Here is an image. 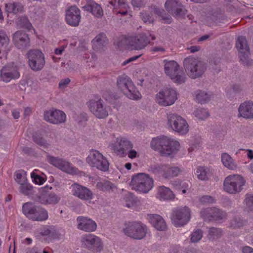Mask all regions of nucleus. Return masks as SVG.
<instances>
[{"label": "nucleus", "instance_id": "obj_35", "mask_svg": "<svg viewBox=\"0 0 253 253\" xmlns=\"http://www.w3.org/2000/svg\"><path fill=\"white\" fill-rule=\"evenodd\" d=\"M99 159H102V155L99 151L92 150L86 158V162L91 167L95 168Z\"/></svg>", "mask_w": 253, "mask_h": 253}, {"label": "nucleus", "instance_id": "obj_41", "mask_svg": "<svg viewBox=\"0 0 253 253\" xmlns=\"http://www.w3.org/2000/svg\"><path fill=\"white\" fill-rule=\"evenodd\" d=\"M124 199L126 202V207L130 208L137 202V198L133 194L130 192H127L124 196Z\"/></svg>", "mask_w": 253, "mask_h": 253}, {"label": "nucleus", "instance_id": "obj_10", "mask_svg": "<svg viewBox=\"0 0 253 253\" xmlns=\"http://www.w3.org/2000/svg\"><path fill=\"white\" fill-rule=\"evenodd\" d=\"M124 231L127 236L135 239L140 240L146 236L147 227L141 222H128L126 228L124 229Z\"/></svg>", "mask_w": 253, "mask_h": 253}, {"label": "nucleus", "instance_id": "obj_53", "mask_svg": "<svg viewBox=\"0 0 253 253\" xmlns=\"http://www.w3.org/2000/svg\"><path fill=\"white\" fill-rule=\"evenodd\" d=\"M140 16L142 21L145 23H153L154 22L155 19L153 17L152 14L142 12L141 13Z\"/></svg>", "mask_w": 253, "mask_h": 253}, {"label": "nucleus", "instance_id": "obj_58", "mask_svg": "<svg viewBox=\"0 0 253 253\" xmlns=\"http://www.w3.org/2000/svg\"><path fill=\"white\" fill-rule=\"evenodd\" d=\"M245 202L246 203V205L249 207H253V194H248L246 195V198L245 199Z\"/></svg>", "mask_w": 253, "mask_h": 253}, {"label": "nucleus", "instance_id": "obj_32", "mask_svg": "<svg viewBox=\"0 0 253 253\" xmlns=\"http://www.w3.org/2000/svg\"><path fill=\"white\" fill-rule=\"evenodd\" d=\"M157 197L161 200H169L173 199L174 195L169 188L161 186L158 188Z\"/></svg>", "mask_w": 253, "mask_h": 253}, {"label": "nucleus", "instance_id": "obj_2", "mask_svg": "<svg viewBox=\"0 0 253 253\" xmlns=\"http://www.w3.org/2000/svg\"><path fill=\"white\" fill-rule=\"evenodd\" d=\"M129 185L136 191L147 193L153 187V180L147 174L138 173L132 176Z\"/></svg>", "mask_w": 253, "mask_h": 253}, {"label": "nucleus", "instance_id": "obj_63", "mask_svg": "<svg viewBox=\"0 0 253 253\" xmlns=\"http://www.w3.org/2000/svg\"><path fill=\"white\" fill-rule=\"evenodd\" d=\"M233 89L235 90V93L237 95H240L242 91V88L239 84H234L232 86Z\"/></svg>", "mask_w": 253, "mask_h": 253}, {"label": "nucleus", "instance_id": "obj_18", "mask_svg": "<svg viewBox=\"0 0 253 253\" xmlns=\"http://www.w3.org/2000/svg\"><path fill=\"white\" fill-rule=\"evenodd\" d=\"M82 241L83 245L94 252H100L103 249V245L101 239L94 235H85L83 237Z\"/></svg>", "mask_w": 253, "mask_h": 253}, {"label": "nucleus", "instance_id": "obj_31", "mask_svg": "<svg viewBox=\"0 0 253 253\" xmlns=\"http://www.w3.org/2000/svg\"><path fill=\"white\" fill-rule=\"evenodd\" d=\"M40 234L42 236L47 237L51 241L60 238V234L50 226H44L41 228Z\"/></svg>", "mask_w": 253, "mask_h": 253}, {"label": "nucleus", "instance_id": "obj_62", "mask_svg": "<svg viewBox=\"0 0 253 253\" xmlns=\"http://www.w3.org/2000/svg\"><path fill=\"white\" fill-rule=\"evenodd\" d=\"M70 79L69 78H66L61 80L59 83V87L60 88H65L70 82Z\"/></svg>", "mask_w": 253, "mask_h": 253}, {"label": "nucleus", "instance_id": "obj_42", "mask_svg": "<svg viewBox=\"0 0 253 253\" xmlns=\"http://www.w3.org/2000/svg\"><path fill=\"white\" fill-rule=\"evenodd\" d=\"M33 140L39 146L43 147V148H47L49 147V144L42 136L40 135L35 133L33 134Z\"/></svg>", "mask_w": 253, "mask_h": 253}, {"label": "nucleus", "instance_id": "obj_43", "mask_svg": "<svg viewBox=\"0 0 253 253\" xmlns=\"http://www.w3.org/2000/svg\"><path fill=\"white\" fill-rule=\"evenodd\" d=\"M109 164L107 159L102 155V159H99L95 168L101 171H106L108 170Z\"/></svg>", "mask_w": 253, "mask_h": 253}, {"label": "nucleus", "instance_id": "obj_44", "mask_svg": "<svg viewBox=\"0 0 253 253\" xmlns=\"http://www.w3.org/2000/svg\"><path fill=\"white\" fill-rule=\"evenodd\" d=\"M109 4L116 9L128 8L129 6L126 0H111Z\"/></svg>", "mask_w": 253, "mask_h": 253}, {"label": "nucleus", "instance_id": "obj_3", "mask_svg": "<svg viewBox=\"0 0 253 253\" xmlns=\"http://www.w3.org/2000/svg\"><path fill=\"white\" fill-rule=\"evenodd\" d=\"M183 65L187 75L193 79L201 77L207 69L203 62L191 57L185 58Z\"/></svg>", "mask_w": 253, "mask_h": 253}, {"label": "nucleus", "instance_id": "obj_51", "mask_svg": "<svg viewBox=\"0 0 253 253\" xmlns=\"http://www.w3.org/2000/svg\"><path fill=\"white\" fill-rule=\"evenodd\" d=\"M199 202L203 205H208L215 203V200L212 196L204 195L199 199Z\"/></svg>", "mask_w": 253, "mask_h": 253}, {"label": "nucleus", "instance_id": "obj_37", "mask_svg": "<svg viewBox=\"0 0 253 253\" xmlns=\"http://www.w3.org/2000/svg\"><path fill=\"white\" fill-rule=\"evenodd\" d=\"M221 161L223 165L230 169H234L237 165L233 159L227 153H223L221 155Z\"/></svg>", "mask_w": 253, "mask_h": 253}, {"label": "nucleus", "instance_id": "obj_15", "mask_svg": "<svg viewBox=\"0 0 253 253\" xmlns=\"http://www.w3.org/2000/svg\"><path fill=\"white\" fill-rule=\"evenodd\" d=\"M88 106L90 112L99 119H104L108 116V107L102 99L91 100Z\"/></svg>", "mask_w": 253, "mask_h": 253}, {"label": "nucleus", "instance_id": "obj_23", "mask_svg": "<svg viewBox=\"0 0 253 253\" xmlns=\"http://www.w3.org/2000/svg\"><path fill=\"white\" fill-rule=\"evenodd\" d=\"M131 46L136 50L144 48L149 43L150 39L146 33H141L131 38Z\"/></svg>", "mask_w": 253, "mask_h": 253}, {"label": "nucleus", "instance_id": "obj_9", "mask_svg": "<svg viewBox=\"0 0 253 253\" xmlns=\"http://www.w3.org/2000/svg\"><path fill=\"white\" fill-rule=\"evenodd\" d=\"M236 47L239 51V57L241 63L244 66H251L253 63V60L249 58L250 48L245 37H238L236 41Z\"/></svg>", "mask_w": 253, "mask_h": 253}, {"label": "nucleus", "instance_id": "obj_26", "mask_svg": "<svg viewBox=\"0 0 253 253\" xmlns=\"http://www.w3.org/2000/svg\"><path fill=\"white\" fill-rule=\"evenodd\" d=\"M239 117L245 119L253 118V103L252 101H246L242 103L238 108Z\"/></svg>", "mask_w": 253, "mask_h": 253}, {"label": "nucleus", "instance_id": "obj_17", "mask_svg": "<svg viewBox=\"0 0 253 253\" xmlns=\"http://www.w3.org/2000/svg\"><path fill=\"white\" fill-rule=\"evenodd\" d=\"M52 189L51 186L48 185L40 188L37 201L42 204H55L58 203L60 197L50 192Z\"/></svg>", "mask_w": 253, "mask_h": 253}, {"label": "nucleus", "instance_id": "obj_47", "mask_svg": "<svg viewBox=\"0 0 253 253\" xmlns=\"http://www.w3.org/2000/svg\"><path fill=\"white\" fill-rule=\"evenodd\" d=\"M209 170L204 167H199L196 170V173L199 179L201 180H207L208 179V171Z\"/></svg>", "mask_w": 253, "mask_h": 253}, {"label": "nucleus", "instance_id": "obj_8", "mask_svg": "<svg viewBox=\"0 0 253 253\" xmlns=\"http://www.w3.org/2000/svg\"><path fill=\"white\" fill-rule=\"evenodd\" d=\"M245 183V180L240 175H231L224 181V190L230 194L239 193L243 189Z\"/></svg>", "mask_w": 253, "mask_h": 253}, {"label": "nucleus", "instance_id": "obj_30", "mask_svg": "<svg viewBox=\"0 0 253 253\" xmlns=\"http://www.w3.org/2000/svg\"><path fill=\"white\" fill-rule=\"evenodd\" d=\"M149 217L150 223L158 230L164 231L167 228L164 219L160 215L150 214Z\"/></svg>", "mask_w": 253, "mask_h": 253}, {"label": "nucleus", "instance_id": "obj_27", "mask_svg": "<svg viewBox=\"0 0 253 253\" xmlns=\"http://www.w3.org/2000/svg\"><path fill=\"white\" fill-rule=\"evenodd\" d=\"M108 40L104 33L98 34L91 41L94 50L98 51L103 49L107 44Z\"/></svg>", "mask_w": 253, "mask_h": 253}, {"label": "nucleus", "instance_id": "obj_49", "mask_svg": "<svg viewBox=\"0 0 253 253\" xmlns=\"http://www.w3.org/2000/svg\"><path fill=\"white\" fill-rule=\"evenodd\" d=\"M9 39L7 34L3 31H0V47L8 45Z\"/></svg>", "mask_w": 253, "mask_h": 253}, {"label": "nucleus", "instance_id": "obj_33", "mask_svg": "<svg viewBox=\"0 0 253 253\" xmlns=\"http://www.w3.org/2000/svg\"><path fill=\"white\" fill-rule=\"evenodd\" d=\"M83 7L87 11H90L92 14L97 18H101L103 15V9L100 5L93 1H90Z\"/></svg>", "mask_w": 253, "mask_h": 253}, {"label": "nucleus", "instance_id": "obj_48", "mask_svg": "<svg viewBox=\"0 0 253 253\" xmlns=\"http://www.w3.org/2000/svg\"><path fill=\"white\" fill-rule=\"evenodd\" d=\"M196 117L201 120H204L207 118L209 116L208 111L204 108H198L194 112Z\"/></svg>", "mask_w": 253, "mask_h": 253}, {"label": "nucleus", "instance_id": "obj_12", "mask_svg": "<svg viewBox=\"0 0 253 253\" xmlns=\"http://www.w3.org/2000/svg\"><path fill=\"white\" fill-rule=\"evenodd\" d=\"M177 99L176 91L171 87L164 88L156 94V102L164 106L173 104Z\"/></svg>", "mask_w": 253, "mask_h": 253}, {"label": "nucleus", "instance_id": "obj_39", "mask_svg": "<svg viewBox=\"0 0 253 253\" xmlns=\"http://www.w3.org/2000/svg\"><path fill=\"white\" fill-rule=\"evenodd\" d=\"M195 94L196 100L201 104L207 103L211 99L210 95L205 91L198 90Z\"/></svg>", "mask_w": 253, "mask_h": 253}, {"label": "nucleus", "instance_id": "obj_59", "mask_svg": "<svg viewBox=\"0 0 253 253\" xmlns=\"http://www.w3.org/2000/svg\"><path fill=\"white\" fill-rule=\"evenodd\" d=\"M226 95L230 99H232L235 97L237 96V94L235 93V90L233 89V88L232 87V86H230V87H228L227 89V90H226Z\"/></svg>", "mask_w": 253, "mask_h": 253}, {"label": "nucleus", "instance_id": "obj_28", "mask_svg": "<svg viewBox=\"0 0 253 253\" xmlns=\"http://www.w3.org/2000/svg\"><path fill=\"white\" fill-rule=\"evenodd\" d=\"M132 145L125 138H117L115 144L114 149L120 154H125L126 151L131 149Z\"/></svg>", "mask_w": 253, "mask_h": 253}, {"label": "nucleus", "instance_id": "obj_5", "mask_svg": "<svg viewBox=\"0 0 253 253\" xmlns=\"http://www.w3.org/2000/svg\"><path fill=\"white\" fill-rule=\"evenodd\" d=\"M23 213L29 219L34 221H43L48 219L47 211L44 208L27 203L23 205Z\"/></svg>", "mask_w": 253, "mask_h": 253}, {"label": "nucleus", "instance_id": "obj_6", "mask_svg": "<svg viewBox=\"0 0 253 253\" xmlns=\"http://www.w3.org/2000/svg\"><path fill=\"white\" fill-rule=\"evenodd\" d=\"M165 63L164 70L167 75L169 76L171 80L177 84H182L185 82L186 78L184 72L180 69L176 62L164 60Z\"/></svg>", "mask_w": 253, "mask_h": 253}, {"label": "nucleus", "instance_id": "obj_4", "mask_svg": "<svg viewBox=\"0 0 253 253\" xmlns=\"http://www.w3.org/2000/svg\"><path fill=\"white\" fill-rule=\"evenodd\" d=\"M117 84L118 88L128 98L132 100H137L140 98V92L127 76H119L117 79Z\"/></svg>", "mask_w": 253, "mask_h": 253}, {"label": "nucleus", "instance_id": "obj_13", "mask_svg": "<svg viewBox=\"0 0 253 253\" xmlns=\"http://www.w3.org/2000/svg\"><path fill=\"white\" fill-rule=\"evenodd\" d=\"M190 218L189 209L184 207L175 209L172 211L171 219L175 226L180 227L186 224Z\"/></svg>", "mask_w": 253, "mask_h": 253}, {"label": "nucleus", "instance_id": "obj_54", "mask_svg": "<svg viewBox=\"0 0 253 253\" xmlns=\"http://www.w3.org/2000/svg\"><path fill=\"white\" fill-rule=\"evenodd\" d=\"M230 224L233 228H239L243 225V221L240 217L235 216L231 220Z\"/></svg>", "mask_w": 253, "mask_h": 253}, {"label": "nucleus", "instance_id": "obj_56", "mask_svg": "<svg viewBox=\"0 0 253 253\" xmlns=\"http://www.w3.org/2000/svg\"><path fill=\"white\" fill-rule=\"evenodd\" d=\"M32 188V186L28 185L26 183H21L19 187L20 192L24 195L29 194Z\"/></svg>", "mask_w": 253, "mask_h": 253}, {"label": "nucleus", "instance_id": "obj_7", "mask_svg": "<svg viewBox=\"0 0 253 253\" xmlns=\"http://www.w3.org/2000/svg\"><path fill=\"white\" fill-rule=\"evenodd\" d=\"M28 63L31 70L35 72L41 71L45 64L44 54L40 50L34 49L29 50L27 53Z\"/></svg>", "mask_w": 253, "mask_h": 253}, {"label": "nucleus", "instance_id": "obj_25", "mask_svg": "<svg viewBox=\"0 0 253 253\" xmlns=\"http://www.w3.org/2000/svg\"><path fill=\"white\" fill-rule=\"evenodd\" d=\"M78 228L85 231L92 232L95 230L97 225L95 221L87 217L79 216L77 219Z\"/></svg>", "mask_w": 253, "mask_h": 253}, {"label": "nucleus", "instance_id": "obj_24", "mask_svg": "<svg viewBox=\"0 0 253 253\" xmlns=\"http://www.w3.org/2000/svg\"><path fill=\"white\" fill-rule=\"evenodd\" d=\"M72 187L73 194L74 196L85 201L90 200L92 199V193L87 188L78 184H74Z\"/></svg>", "mask_w": 253, "mask_h": 253}, {"label": "nucleus", "instance_id": "obj_46", "mask_svg": "<svg viewBox=\"0 0 253 253\" xmlns=\"http://www.w3.org/2000/svg\"><path fill=\"white\" fill-rule=\"evenodd\" d=\"M165 165L162 164L151 165L149 167V171L155 175L162 174L164 173Z\"/></svg>", "mask_w": 253, "mask_h": 253}, {"label": "nucleus", "instance_id": "obj_36", "mask_svg": "<svg viewBox=\"0 0 253 253\" xmlns=\"http://www.w3.org/2000/svg\"><path fill=\"white\" fill-rule=\"evenodd\" d=\"M5 8L8 13L16 14L23 11V5L19 2H12L6 3L5 5Z\"/></svg>", "mask_w": 253, "mask_h": 253}, {"label": "nucleus", "instance_id": "obj_57", "mask_svg": "<svg viewBox=\"0 0 253 253\" xmlns=\"http://www.w3.org/2000/svg\"><path fill=\"white\" fill-rule=\"evenodd\" d=\"M151 10L153 11L156 14L161 16L163 15H166L165 11L160 7L157 6L156 5H152L150 7Z\"/></svg>", "mask_w": 253, "mask_h": 253}, {"label": "nucleus", "instance_id": "obj_14", "mask_svg": "<svg viewBox=\"0 0 253 253\" xmlns=\"http://www.w3.org/2000/svg\"><path fill=\"white\" fill-rule=\"evenodd\" d=\"M200 214L205 221H218L225 218L226 216L225 212L214 207L202 209Z\"/></svg>", "mask_w": 253, "mask_h": 253}, {"label": "nucleus", "instance_id": "obj_11", "mask_svg": "<svg viewBox=\"0 0 253 253\" xmlns=\"http://www.w3.org/2000/svg\"><path fill=\"white\" fill-rule=\"evenodd\" d=\"M167 118L168 125L173 130L180 134H186L189 131L188 124L180 116L169 114Z\"/></svg>", "mask_w": 253, "mask_h": 253}, {"label": "nucleus", "instance_id": "obj_61", "mask_svg": "<svg viewBox=\"0 0 253 253\" xmlns=\"http://www.w3.org/2000/svg\"><path fill=\"white\" fill-rule=\"evenodd\" d=\"M30 83H32V81L31 80H22L20 81L19 84V87L21 90H26V85H28V84H29Z\"/></svg>", "mask_w": 253, "mask_h": 253}, {"label": "nucleus", "instance_id": "obj_45", "mask_svg": "<svg viewBox=\"0 0 253 253\" xmlns=\"http://www.w3.org/2000/svg\"><path fill=\"white\" fill-rule=\"evenodd\" d=\"M17 23L18 25L23 28L30 30L32 27V25L27 17L25 16L19 17Z\"/></svg>", "mask_w": 253, "mask_h": 253}, {"label": "nucleus", "instance_id": "obj_22", "mask_svg": "<svg viewBox=\"0 0 253 253\" xmlns=\"http://www.w3.org/2000/svg\"><path fill=\"white\" fill-rule=\"evenodd\" d=\"M12 42L17 48L24 49L29 46L30 39L25 32L17 31L13 34Z\"/></svg>", "mask_w": 253, "mask_h": 253}, {"label": "nucleus", "instance_id": "obj_16", "mask_svg": "<svg viewBox=\"0 0 253 253\" xmlns=\"http://www.w3.org/2000/svg\"><path fill=\"white\" fill-rule=\"evenodd\" d=\"M166 10L176 18H184L187 10L176 0H167L165 4Z\"/></svg>", "mask_w": 253, "mask_h": 253}, {"label": "nucleus", "instance_id": "obj_50", "mask_svg": "<svg viewBox=\"0 0 253 253\" xmlns=\"http://www.w3.org/2000/svg\"><path fill=\"white\" fill-rule=\"evenodd\" d=\"M31 177L33 181L37 184L42 185L45 181V179L43 177L36 174L34 171L31 173Z\"/></svg>", "mask_w": 253, "mask_h": 253}, {"label": "nucleus", "instance_id": "obj_55", "mask_svg": "<svg viewBox=\"0 0 253 253\" xmlns=\"http://www.w3.org/2000/svg\"><path fill=\"white\" fill-rule=\"evenodd\" d=\"M33 15L36 19L42 18L44 14V9L40 6H36L33 10Z\"/></svg>", "mask_w": 253, "mask_h": 253}, {"label": "nucleus", "instance_id": "obj_60", "mask_svg": "<svg viewBox=\"0 0 253 253\" xmlns=\"http://www.w3.org/2000/svg\"><path fill=\"white\" fill-rule=\"evenodd\" d=\"M131 3L134 7L139 8L145 5L144 0H131Z\"/></svg>", "mask_w": 253, "mask_h": 253}, {"label": "nucleus", "instance_id": "obj_38", "mask_svg": "<svg viewBox=\"0 0 253 253\" xmlns=\"http://www.w3.org/2000/svg\"><path fill=\"white\" fill-rule=\"evenodd\" d=\"M97 187L104 191H108L109 192H114L117 189L116 185L109 181H104L98 182L97 184Z\"/></svg>", "mask_w": 253, "mask_h": 253}, {"label": "nucleus", "instance_id": "obj_29", "mask_svg": "<svg viewBox=\"0 0 253 253\" xmlns=\"http://www.w3.org/2000/svg\"><path fill=\"white\" fill-rule=\"evenodd\" d=\"M0 72L1 80L5 83L10 82L12 79H18L20 76L19 72L14 69L3 68Z\"/></svg>", "mask_w": 253, "mask_h": 253}, {"label": "nucleus", "instance_id": "obj_19", "mask_svg": "<svg viewBox=\"0 0 253 253\" xmlns=\"http://www.w3.org/2000/svg\"><path fill=\"white\" fill-rule=\"evenodd\" d=\"M47 162L59 169L70 174L75 173L77 169L66 160L50 155L46 156Z\"/></svg>", "mask_w": 253, "mask_h": 253}, {"label": "nucleus", "instance_id": "obj_20", "mask_svg": "<svg viewBox=\"0 0 253 253\" xmlns=\"http://www.w3.org/2000/svg\"><path fill=\"white\" fill-rule=\"evenodd\" d=\"M66 115L59 110L51 109L45 110L43 113L44 120L53 124H59L65 122Z\"/></svg>", "mask_w": 253, "mask_h": 253}, {"label": "nucleus", "instance_id": "obj_64", "mask_svg": "<svg viewBox=\"0 0 253 253\" xmlns=\"http://www.w3.org/2000/svg\"><path fill=\"white\" fill-rule=\"evenodd\" d=\"M243 253H253V248L249 246H246L242 249Z\"/></svg>", "mask_w": 253, "mask_h": 253}, {"label": "nucleus", "instance_id": "obj_1", "mask_svg": "<svg viewBox=\"0 0 253 253\" xmlns=\"http://www.w3.org/2000/svg\"><path fill=\"white\" fill-rule=\"evenodd\" d=\"M179 143L167 136H162L153 138L151 142V147L159 151L161 155L170 156L175 154L179 149Z\"/></svg>", "mask_w": 253, "mask_h": 253}, {"label": "nucleus", "instance_id": "obj_34", "mask_svg": "<svg viewBox=\"0 0 253 253\" xmlns=\"http://www.w3.org/2000/svg\"><path fill=\"white\" fill-rule=\"evenodd\" d=\"M180 171L181 169L178 167H170L165 165L164 171L162 176L166 179H169L177 176Z\"/></svg>", "mask_w": 253, "mask_h": 253}, {"label": "nucleus", "instance_id": "obj_40", "mask_svg": "<svg viewBox=\"0 0 253 253\" xmlns=\"http://www.w3.org/2000/svg\"><path fill=\"white\" fill-rule=\"evenodd\" d=\"M222 235L221 229L212 227L209 230L208 237L210 240H214L220 238Z\"/></svg>", "mask_w": 253, "mask_h": 253}, {"label": "nucleus", "instance_id": "obj_52", "mask_svg": "<svg viewBox=\"0 0 253 253\" xmlns=\"http://www.w3.org/2000/svg\"><path fill=\"white\" fill-rule=\"evenodd\" d=\"M191 241L193 243H196L201 239L203 237V231L198 229L194 232L191 235Z\"/></svg>", "mask_w": 253, "mask_h": 253}, {"label": "nucleus", "instance_id": "obj_21", "mask_svg": "<svg viewBox=\"0 0 253 253\" xmlns=\"http://www.w3.org/2000/svg\"><path fill=\"white\" fill-rule=\"evenodd\" d=\"M65 20L68 25L78 26L81 20L80 10L76 6L70 7L66 10Z\"/></svg>", "mask_w": 253, "mask_h": 253}]
</instances>
